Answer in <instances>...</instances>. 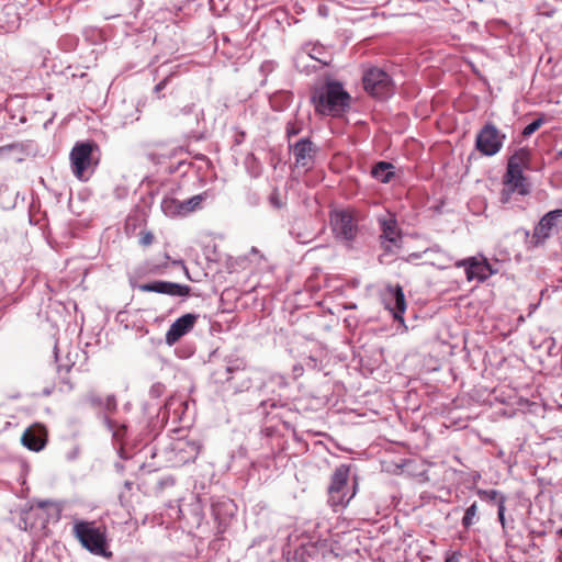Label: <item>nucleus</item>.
Listing matches in <instances>:
<instances>
[{
    "label": "nucleus",
    "instance_id": "21",
    "mask_svg": "<svg viewBox=\"0 0 562 562\" xmlns=\"http://www.w3.org/2000/svg\"><path fill=\"white\" fill-rule=\"evenodd\" d=\"M175 449L187 454L181 459L183 462L194 461L200 453V446L191 441H178Z\"/></svg>",
    "mask_w": 562,
    "mask_h": 562
},
{
    "label": "nucleus",
    "instance_id": "33",
    "mask_svg": "<svg viewBox=\"0 0 562 562\" xmlns=\"http://www.w3.org/2000/svg\"><path fill=\"white\" fill-rule=\"evenodd\" d=\"M300 132H301V127L297 125V123H295V122L288 123L286 134H288L289 138L297 135Z\"/></svg>",
    "mask_w": 562,
    "mask_h": 562
},
{
    "label": "nucleus",
    "instance_id": "9",
    "mask_svg": "<svg viewBox=\"0 0 562 562\" xmlns=\"http://www.w3.org/2000/svg\"><path fill=\"white\" fill-rule=\"evenodd\" d=\"M250 371L247 370V363L241 358L229 359L226 366L214 372V379L217 382H228L236 376H245L241 384L237 386L239 391L248 390L251 386Z\"/></svg>",
    "mask_w": 562,
    "mask_h": 562
},
{
    "label": "nucleus",
    "instance_id": "3",
    "mask_svg": "<svg viewBox=\"0 0 562 562\" xmlns=\"http://www.w3.org/2000/svg\"><path fill=\"white\" fill-rule=\"evenodd\" d=\"M526 166V154L516 153L507 162V169L503 178L502 201L507 202L514 192L520 195L529 193L528 183L524 176V168Z\"/></svg>",
    "mask_w": 562,
    "mask_h": 562
},
{
    "label": "nucleus",
    "instance_id": "40",
    "mask_svg": "<svg viewBox=\"0 0 562 562\" xmlns=\"http://www.w3.org/2000/svg\"><path fill=\"white\" fill-rule=\"evenodd\" d=\"M293 372H294L295 376H299V375H301V374H302V372H303V368H302L301 366H295V367L293 368Z\"/></svg>",
    "mask_w": 562,
    "mask_h": 562
},
{
    "label": "nucleus",
    "instance_id": "4",
    "mask_svg": "<svg viewBox=\"0 0 562 562\" xmlns=\"http://www.w3.org/2000/svg\"><path fill=\"white\" fill-rule=\"evenodd\" d=\"M74 536L89 552L106 555V530L94 521L78 520L74 524Z\"/></svg>",
    "mask_w": 562,
    "mask_h": 562
},
{
    "label": "nucleus",
    "instance_id": "15",
    "mask_svg": "<svg viewBox=\"0 0 562 562\" xmlns=\"http://www.w3.org/2000/svg\"><path fill=\"white\" fill-rule=\"evenodd\" d=\"M198 317L199 316L196 314L188 313L177 318L166 333V344L168 346H173L181 337L191 331L198 321Z\"/></svg>",
    "mask_w": 562,
    "mask_h": 562
},
{
    "label": "nucleus",
    "instance_id": "22",
    "mask_svg": "<svg viewBox=\"0 0 562 562\" xmlns=\"http://www.w3.org/2000/svg\"><path fill=\"white\" fill-rule=\"evenodd\" d=\"M209 198V192L204 191L200 194L193 195L192 198L182 201L183 215H188L192 212L202 209V203Z\"/></svg>",
    "mask_w": 562,
    "mask_h": 562
},
{
    "label": "nucleus",
    "instance_id": "2",
    "mask_svg": "<svg viewBox=\"0 0 562 562\" xmlns=\"http://www.w3.org/2000/svg\"><path fill=\"white\" fill-rule=\"evenodd\" d=\"M99 146L94 142H79L72 147L69 159L74 176L80 181H88L98 165L95 153Z\"/></svg>",
    "mask_w": 562,
    "mask_h": 562
},
{
    "label": "nucleus",
    "instance_id": "20",
    "mask_svg": "<svg viewBox=\"0 0 562 562\" xmlns=\"http://www.w3.org/2000/svg\"><path fill=\"white\" fill-rule=\"evenodd\" d=\"M161 210L162 212L170 217L175 216H184L182 209V201L172 198V196H166L161 201Z\"/></svg>",
    "mask_w": 562,
    "mask_h": 562
},
{
    "label": "nucleus",
    "instance_id": "11",
    "mask_svg": "<svg viewBox=\"0 0 562 562\" xmlns=\"http://www.w3.org/2000/svg\"><path fill=\"white\" fill-rule=\"evenodd\" d=\"M456 266L464 268L467 280L470 282L482 283L497 272L484 257H469L458 261Z\"/></svg>",
    "mask_w": 562,
    "mask_h": 562
},
{
    "label": "nucleus",
    "instance_id": "32",
    "mask_svg": "<svg viewBox=\"0 0 562 562\" xmlns=\"http://www.w3.org/2000/svg\"><path fill=\"white\" fill-rule=\"evenodd\" d=\"M270 382L278 385L280 389H283L288 385L286 379L279 373H273L270 375Z\"/></svg>",
    "mask_w": 562,
    "mask_h": 562
},
{
    "label": "nucleus",
    "instance_id": "35",
    "mask_svg": "<svg viewBox=\"0 0 562 562\" xmlns=\"http://www.w3.org/2000/svg\"><path fill=\"white\" fill-rule=\"evenodd\" d=\"M445 562H461V553L459 551H448L445 557Z\"/></svg>",
    "mask_w": 562,
    "mask_h": 562
},
{
    "label": "nucleus",
    "instance_id": "26",
    "mask_svg": "<svg viewBox=\"0 0 562 562\" xmlns=\"http://www.w3.org/2000/svg\"><path fill=\"white\" fill-rule=\"evenodd\" d=\"M479 496L482 499L492 501L497 504L498 499L503 496L496 490H480L477 491Z\"/></svg>",
    "mask_w": 562,
    "mask_h": 562
},
{
    "label": "nucleus",
    "instance_id": "16",
    "mask_svg": "<svg viewBox=\"0 0 562 562\" xmlns=\"http://www.w3.org/2000/svg\"><path fill=\"white\" fill-rule=\"evenodd\" d=\"M296 166L310 168L314 162L316 146L308 138H301L293 148Z\"/></svg>",
    "mask_w": 562,
    "mask_h": 562
},
{
    "label": "nucleus",
    "instance_id": "19",
    "mask_svg": "<svg viewBox=\"0 0 562 562\" xmlns=\"http://www.w3.org/2000/svg\"><path fill=\"white\" fill-rule=\"evenodd\" d=\"M389 296H392L394 303V307H389V312H392L394 321L398 322V329L405 331L407 327L404 324L403 314L406 310V301L402 288L396 286L395 290L389 289Z\"/></svg>",
    "mask_w": 562,
    "mask_h": 562
},
{
    "label": "nucleus",
    "instance_id": "46",
    "mask_svg": "<svg viewBox=\"0 0 562 562\" xmlns=\"http://www.w3.org/2000/svg\"><path fill=\"white\" fill-rule=\"evenodd\" d=\"M251 252H257L256 247H252V248H251Z\"/></svg>",
    "mask_w": 562,
    "mask_h": 562
},
{
    "label": "nucleus",
    "instance_id": "39",
    "mask_svg": "<svg viewBox=\"0 0 562 562\" xmlns=\"http://www.w3.org/2000/svg\"><path fill=\"white\" fill-rule=\"evenodd\" d=\"M161 389H162V385L161 384H155L151 386L150 389V394L153 396H159L160 392H161Z\"/></svg>",
    "mask_w": 562,
    "mask_h": 562
},
{
    "label": "nucleus",
    "instance_id": "8",
    "mask_svg": "<svg viewBox=\"0 0 562 562\" xmlns=\"http://www.w3.org/2000/svg\"><path fill=\"white\" fill-rule=\"evenodd\" d=\"M505 135L492 123H486L477 133L476 149L485 156L496 155L503 147Z\"/></svg>",
    "mask_w": 562,
    "mask_h": 562
},
{
    "label": "nucleus",
    "instance_id": "31",
    "mask_svg": "<svg viewBox=\"0 0 562 562\" xmlns=\"http://www.w3.org/2000/svg\"><path fill=\"white\" fill-rule=\"evenodd\" d=\"M395 223V220H394V216L393 214H391L389 212V226H387V229H389V252L391 251L392 249V245H394L395 247H397V239L392 237L391 235L393 234V227L392 225Z\"/></svg>",
    "mask_w": 562,
    "mask_h": 562
},
{
    "label": "nucleus",
    "instance_id": "37",
    "mask_svg": "<svg viewBox=\"0 0 562 562\" xmlns=\"http://www.w3.org/2000/svg\"><path fill=\"white\" fill-rule=\"evenodd\" d=\"M169 81V77H166L165 79H162L160 82H158L156 86H155V92H160L162 89L166 88L167 83Z\"/></svg>",
    "mask_w": 562,
    "mask_h": 562
},
{
    "label": "nucleus",
    "instance_id": "7",
    "mask_svg": "<svg viewBox=\"0 0 562 562\" xmlns=\"http://www.w3.org/2000/svg\"><path fill=\"white\" fill-rule=\"evenodd\" d=\"M349 469L346 465L337 468L331 476L328 487L329 503L331 506H344L353 497L355 492L348 493Z\"/></svg>",
    "mask_w": 562,
    "mask_h": 562
},
{
    "label": "nucleus",
    "instance_id": "43",
    "mask_svg": "<svg viewBox=\"0 0 562 562\" xmlns=\"http://www.w3.org/2000/svg\"><path fill=\"white\" fill-rule=\"evenodd\" d=\"M43 393H44V395L48 396V395H50V394H52V391H50L49 389H45V390L43 391Z\"/></svg>",
    "mask_w": 562,
    "mask_h": 562
},
{
    "label": "nucleus",
    "instance_id": "5",
    "mask_svg": "<svg viewBox=\"0 0 562 562\" xmlns=\"http://www.w3.org/2000/svg\"><path fill=\"white\" fill-rule=\"evenodd\" d=\"M330 61L329 50L318 43H306L294 58L296 69L306 75L329 65Z\"/></svg>",
    "mask_w": 562,
    "mask_h": 562
},
{
    "label": "nucleus",
    "instance_id": "27",
    "mask_svg": "<svg viewBox=\"0 0 562 562\" xmlns=\"http://www.w3.org/2000/svg\"><path fill=\"white\" fill-rule=\"evenodd\" d=\"M542 124H543L542 119H537V120L532 121L527 126H525V128L522 130V136H525V137L531 136L536 131H538L541 127Z\"/></svg>",
    "mask_w": 562,
    "mask_h": 562
},
{
    "label": "nucleus",
    "instance_id": "6",
    "mask_svg": "<svg viewBox=\"0 0 562 562\" xmlns=\"http://www.w3.org/2000/svg\"><path fill=\"white\" fill-rule=\"evenodd\" d=\"M562 209L546 213L535 226L530 245L535 248L543 246L553 235L559 233Z\"/></svg>",
    "mask_w": 562,
    "mask_h": 562
},
{
    "label": "nucleus",
    "instance_id": "30",
    "mask_svg": "<svg viewBox=\"0 0 562 562\" xmlns=\"http://www.w3.org/2000/svg\"><path fill=\"white\" fill-rule=\"evenodd\" d=\"M505 497L502 496L498 502H497V515H498V520L503 527V529L505 530L506 528V520H505Z\"/></svg>",
    "mask_w": 562,
    "mask_h": 562
},
{
    "label": "nucleus",
    "instance_id": "17",
    "mask_svg": "<svg viewBox=\"0 0 562 562\" xmlns=\"http://www.w3.org/2000/svg\"><path fill=\"white\" fill-rule=\"evenodd\" d=\"M23 446L32 451H40L46 445V431L41 426L27 428L21 438Z\"/></svg>",
    "mask_w": 562,
    "mask_h": 562
},
{
    "label": "nucleus",
    "instance_id": "10",
    "mask_svg": "<svg viewBox=\"0 0 562 562\" xmlns=\"http://www.w3.org/2000/svg\"><path fill=\"white\" fill-rule=\"evenodd\" d=\"M330 224L335 236L345 241H351L357 234V224L349 210H335L330 213Z\"/></svg>",
    "mask_w": 562,
    "mask_h": 562
},
{
    "label": "nucleus",
    "instance_id": "41",
    "mask_svg": "<svg viewBox=\"0 0 562 562\" xmlns=\"http://www.w3.org/2000/svg\"><path fill=\"white\" fill-rule=\"evenodd\" d=\"M173 265H181L183 267V269H184L186 276L190 279L188 268L184 267L182 260H175Z\"/></svg>",
    "mask_w": 562,
    "mask_h": 562
},
{
    "label": "nucleus",
    "instance_id": "44",
    "mask_svg": "<svg viewBox=\"0 0 562 562\" xmlns=\"http://www.w3.org/2000/svg\"><path fill=\"white\" fill-rule=\"evenodd\" d=\"M55 359L58 362V352H57V346H55Z\"/></svg>",
    "mask_w": 562,
    "mask_h": 562
},
{
    "label": "nucleus",
    "instance_id": "24",
    "mask_svg": "<svg viewBox=\"0 0 562 562\" xmlns=\"http://www.w3.org/2000/svg\"><path fill=\"white\" fill-rule=\"evenodd\" d=\"M477 520V505L476 503H473L470 507L465 509L464 516L462 518V526L468 529Z\"/></svg>",
    "mask_w": 562,
    "mask_h": 562
},
{
    "label": "nucleus",
    "instance_id": "12",
    "mask_svg": "<svg viewBox=\"0 0 562 562\" xmlns=\"http://www.w3.org/2000/svg\"><path fill=\"white\" fill-rule=\"evenodd\" d=\"M137 289L140 292H155L159 294H166L169 296H188L191 291V288L187 284H180L162 280L138 284Z\"/></svg>",
    "mask_w": 562,
    "mask_h": 562
},
{
    "label": "nucleus",
    "instance_id": "38",
    "mask_svg": "<svg viewBox=\"0 0 562 562\" xmlns=\"http://www.w3.org/2000/svg\"><path fill=\"white\" fill-rule=\"evenodd\" d=\"M153 239H154L153 235L150 233H147L142 237L140 243L143 245L147 246L153 243Z\"/></svg>",
    "mask_w": 562,
    "mask_h": 562
},
{
    "label": "nucleus",
    "instance_id": "28",
    "mask_svg": "<svg viewBox=\"0 0 562 562\" xmlns=\"http://www.w3.org/2000/svg\"><path fill=\"white\" fill-rule=\"evenodd\" d=\"M100 408H103L108 413H114L117 409V402L114 395H108L103 400V404Z\"/></svg>",
    "mask_w": 562,
    "mask_h": 562
},
{
    "label": "nucleus",
    "instance_id": "47",
    "mask_svg": "<svg viewBox=\"0 0 562 562\" xmlns=\"http://www.w3.org/2000/svg\"><path fill=\"white\" fill-rule=\"evenodd\" d=\"M559 156H560V157H562V149H561V150H559Z\"/></svg>",
    "mask_w": 562,
    "mask_h": 562
},
{
    "label": "nucleus",
    "instance_id": "13",
    "mask_svg": "<svg viewBox=\"0 0 562 562\" xmlns=\"http://www.w3.org/2000/svg\"><path fill=\"white\" fill-rule=\"evenodd\" d=\"M363 87L367 92L376 98L386 93V72L382 68L371 67L363 74Z\"/></svg>",
    "mask_w": 562,
    "mask_h": 562
},
{
    "label": "nucleus",
    "instance_id": "34",
    "mask_svg": "<svg viewBox=\"0 0 562 562\" xmlns=\"http://www.w3.org/2000/svg\"><path fill=\"white\" fill-rule=\"evenodd\" d=\"M378 221H379L380 228H381L380 239H381V241L383 244L384 240H386V217L385 216H379Z\"/></svg>",
    "mask_w": 562,
    "mask_h": 562
},
{
    "label": "nucleus",
    "instance_id": "45",
    "mask_svg": "<svg viewBox=\"0 0 562 562\" xmlns=\"http://www.w3.org/2000/svg\"><path fill=\"white\" fill-rule=\"evenodd\" d=\"M64 367H65L66 371H69L71 366L70 364H65Z\"/></svg>",
    "mask_w": 562,
    "mask_h": 562
},
{
    "label": "nucleus",
    "instance_id": "18",
    "mask_svg": "<svg viewBox=\"0 0 562 562\" xmlns=\"http://www.w3.org/2000/svg\"><path fill=\"white\" fill-rule=\"evenodd\" d=\"M31 509L38 512L37 515L42 517L43 525H46L57 522L60 519L63 507L56 502L41 501L37 502L35 506H32Z\"/></svg>",
    "mask_w": 562,
    "mask_h": 562
},
{
    "label": "nucleus",
    "instance_id": "14",
    "mask_svg": "<svg viewBox=\"0 0 562 562\" xmlns=\"http://www.w3.org/2000/svg\"><path fill=\"white\" fill-rule=\"evenodd\" d=\"M424 259V263L435 266L439 269H446L450 266L452 258L438 245H434L422 252H413L407 257V261Z\"/></svg>",
    "mask_w": 562,
    "mask_h": 562
},
{
    "label": "nucleus",
    "instance_id": "36",
    "mask_svg": "<svg viewBox=\"0 0 562 562\" xmlns=\"http://www.w3.org/2000/svg\"><path fill=\"white\" fill-rule=\"evenodd\" d=\"M269 201L277 209H280L282 206V202H281L280 194L278 191H273L270 194Z\"/></svg>",
    "mask_w": 562,
    "mask_h": 562
},
{
    "label": "nucleus",
    "instance_id": "25",
    "mask_svg": "<svg viewBox=\"0 0 562 562\" xmlns=\"http://www.w3.org/2000/svg\"><path fill=\"white\" fill-rule=\"evenodd\" d=\"M373 178L380 180L382 183H386V161H379L371 170Z\"/></svg>",
    "mask_w": 562,
    "mask_h": 562
},
{
    "label": "nucleus",
    "instance_id": "42",
    "mask_svg": "<svg viewBox=\"0 0 562 562\" xmlns=\"http://www.w3.org/2000/svg\"><path fill=\"white\" fill-rule=\"evenodd\" d=\"M387 168H389V181H391L392 177L394 176V171H393L394 166L389 162Z\"/></svg>",
    "mask_w": 562,
    "mask_h": 562
},
{
    "label": "nucleus",
    "instance_id": "1",
    "mask_svg": "<svg viewBox=\"0 0 562 562\" xmlns=\"http://www.w3.org/2000/svg\"><path fill=\"white\" fill-rule=\"evenodd\" d=\"M311 102L316 113L335 117L349 110L351 97L341 82L328 79L313 89Z\"/></svg>",
    "mask_w": 562,
    "mask_h": 562
},
{
    "label": "nucleus",
    "instance_id": "23",
    "mask_svg": "<svg viewBox=\"0 0 562 562\" xmlns=\"http://www.w3.org/2000/svg\"><path fill=\"white\" fill-rule=\"evenodd\" d=\"M103 422L116 441H122L124 439L127 431L126 425L119 424L116 420L111 419L109 416H104Z\"/></svg>",
    "mask_w": 562,
    "mask_h": 562
},
{
    "label": "nucleus",
    "instance_id": "29",
    "mask_svg": "<svg viewBox=\"0 0 562 562\" xmlns=\"http://www.w3.org/2000/svg\"><path fill=\"white\" fill-rule=\"evenodd\" d=\"M85 401L90 404L92 407H101L102 404H103V398L98 395L97 393L94 392H89L86 396H85Z\"/></svg>",
    "mask_w": 562,
    "mask_h": 562
}]
</instances>
